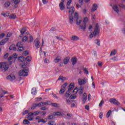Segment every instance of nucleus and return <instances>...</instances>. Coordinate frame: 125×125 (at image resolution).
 I'll return each instance as SVG.
<instances>
[{
  "label": "nucleus",
  "instance_id": "nucleus-1",
  "mask_svg": "<svg viewBox=\"0 0 125 125\" xmlns=\"http://www.w3.org/2000/svg\"><path fill=\"white\" fill-rule=\"evenodd\" d=\"M100 32V30H99V25H98V23H97L95 26L94 32L93 33H91L89 36V37L90 38V39H92L93 37H96L97 35H99Z\"/></svg>",
  "mask_w": 125,
  "mask_h": 125
},
{
  "label": "nucleus",
  "instance_id": "nucleus-2",
  "mask_svg": "<svg viewBox=\"0 0 125 125\" xmlns=\"http://www.w3.org/2000/svg\"><path fill=\"white\" fill-rule=\"evenodd\" d=\"M12 64V62H0V69H3L4 72L7 71L8 70V68H9V65H11Z\"/></svg>",
  "mask_w": 125,
  "mask_h": 125
},
{
  "label": "nucleus",
  "instance_id": "nucleus-3",
  "mask_svg": "<svg viewBox=\"0 0 125 125\" xmlns=\"http://www.w3.org/2000/svg\"><path fill=\"white\" fill-rule=\"evenodd\" d=\"M28 73H29V70L28 68H25L23 69V70H21L20 71V76L27 77V76H28Z\"/></svg>",
  "mask_w": 125,
  "mask_h": 125
},
{
  "label": "nucleus",
  "instance_id": "nucleus-4",
  "mask_svg": "<svg viewBox=\"0 0 125 125\" xmlns=\"http://www.w3.org/2000/svg\"><path fill=\"white\" fill-rule=\"evenodd\" d=\"M86 83H87V79L86 78H84L83 79H78V83L79 85H83V84H85Z\"/></svg>",
  "mask_w": 125,
  "mask_h": 125
},
{
  "label": "nucleus",
  "instance_id": "nucleus-5",
  "mask_svg": "<svg viewBox=\"0 0 125 125\" xmlns=\"http://www.w3.org/2000/svg\"><path fill=\"white\" fill-rule=\"evenodd\" d=\"M34 45L35 46L37 49H38V48H39L40 46H41V42H40L38 39L35 40L34 42Z\"/></svg>",
  "mask_w": 125,
  "mask_h": 125
},
{
  "label": "nucleus",
  "instance_id": "nucleus-6",
  "mask_svg": "<svg viewBox=\"0 0 125 125\" xmlns=\"http://www.w3.org/2000/svg\"><path fill=\"white\" fill-rule=\"evenodd\" d=\"M109 102H110V103H112V104H114V105H120V103L119 102V101H117L116 99H114V98L110 99Z\"/></svg>",
  "mask_w": 125,
  "mask_h": 125
},
{
  "label": "nucleus",
  "instance_id": "nucleus-7",
  "mask_svg": "<svg viewBox=\"0 0 125 125\" xmlns=\"http://www.w3.org/2000/svg\"><path fill=\"white\" fill-rule=\"evenodd\" d=\"M60 9L62 11L65 10V5H64V0H62L59 4Z\"/></svg>",
  "mask_w": 125,
  "mask_h": 125
},
{
  "label": "nucleus",
  "instance_id": "nucleus-8",
  "mask_svg": "<svg viewBox=\"0 0 125 125\" xmlns=\"http://www.w3.org/2000/svg\"><path fill=\"white\" fill-rule=\"evenodd\" d=\"M86 29V23H82V24H80L79 26V30H82V31H85Z\"/></svg>",
  "mask_w": 125,
  "mask_h": 125
},
{
  "label": "nucleus",
  "instance_id": "nucleus-9",
  "mask_svg": "<svg viewBox=\"0 0 125 125\" xmlns=\"http://www.w3.org/2000/svg\"><path fill=\"white\" fill-rule=\"evenodd\" d=\"M33 116H34V114H33L32 112H30L29 113H28L27 116V120L28 121H33V120L35 119V118Z\"/></svg>",
  "mask_w": 125,
  "mask_h": 125
},
{
  "label": "nucleus",
  "instance_id": "nucleus-10",
  "mask_svg": "<svg viewBox=\"0 0 125 125\" xmlns=\"http://www.w3.org/2000/svg\"><path fill=\"white\" fill-rule=\"evenodd\" d=\"M20 45H22V42H19L17 43V46L19 48V51H23L24 50V48L22 46H21Z\"/></svg>",
  "mask_w": 125,
  "mask_h": 125
},
{
  "label": "nucleus",
  "instance_id": "nucleus-11",
  "mask_svg": "<svg viewBox=\"0 0 125 125\" xmlns=\"http://www.w3.org/2000/svg\"><path fill=\"white\" fill-rule=\"evenodd\" d=\"M112 8H113L114 11H115V12H116V13H119V12H120V11H121V9H120V8H119L118 5H113L112 7Z\"/></svg>",
  "mask_w": 125,
  "mask_h": 125
},
{
  "label": "nucleus",
  "instance_id": "nucleus-12",
  "mask_svg": "<svg viewBox=\"0 0 125 125\" xmlns=\"http://www.w3.org/2000/svg\"><path fill=\"white\" fill-rule=\"evenodd\" d=\"M7 80H9L10 82H15V76L14 75H9L7 77Z\"/></svg>",
  "mask_w": 125,
  "mask_h": 125
},
{
  "label": "nucleus",
  "instance_id": "nucleus-13",
  "mask_svg": "<svg viewBox=\"0 0 125 125\" xmlns=\"http://www.w3.org/2000/svg\"><path fill=\"white\" fill-rule=\"evenodd\" d=\"M74 87H75V84L73 83H71L68 86V91L71 92V90H73Z\"/></svg>",
  "mask_w": 125,
  "mask_h": 125
},
{
  "label": "nucleus",
  "instance_id": "nucleus-14",
  "mask_svg": "<svg viewBox=\"0 0 125 125\" xmlns=\"http://www.w3.org/2000/svg\"><path fill=\"white\" fill-rule=\"evenodd\" d=\"M14 2V8H17L18 7V5L20 3V0H12V2Z\"/></svg>",
  "mask_w": 125,
  "mask_h": 125
},
{
  "label": "nucleus",
  "instance_id": "nucleus-15",
  "mask_svg": "<svg viewBox=\"0 0 125 125\" xmlns=\"http://www.w3.org/2000/svg\"><path fill=\"white\" fill-rule=\"evenodd\" d=\"M9 40L8 38H5V39L1 40L0 42V45H4L6 43V42H8Z\"/></svg>",
  "mask_w": 125,
  "mask_h": 125
},
{
  "label": "nucleus",
  "instance_id": "nucleus-16",
  "mask_svg": "<svg viewBox=\"0 0 125 125\" xmlns=\"http://www.w3.org/2000/svg\"><path fill=\"white\" fill-rule=\"evenodd\" d=\"M74 12H75V7H71L69 8V15H73L74 14Z\"/></svg>",
  "mask_w": 125,
  "mask_h": 125
},
{
  "label": "nucleus",
  "instance_id": "nucleus-17",
  "mask_svg": "<svg viewBox=\"0 0 125 125\" xmlns=\"http://www.w3.org/2000/svg\"><path fill=\"white\" fill-rule=\"evenodd\" d=\"M69 21L70 24L74 23V17H73V15H69Z\"/></svg>",
  "mask_w": 125,
  "mask_h": 125
},
{
  "label": "nucleus",
  "instance_id": "nucleus-18",
  "mask_svg": "<svg viewBox=\"0 0 125 125\" xmlns=\"http://www.w3.org/2000/svg\"><path fill=\"white\" fill-rule=\"evenodd\" d=\"M96 10H97V5L94 3L91 11V12H94V11H96Z\"/></svg>",
  "mask_w": 125,
  "mask_h": 125
},
{
  "label": "nucleus",
  "instance_id": "nucleus-19",
  "mask_svg": "<svg viewBox=\"0 0 125 125\" xmlns=\"http://www.w3.org/2000/svg\"><path fill=\"white\" fill-rule=\"evenodd\" d=\"M83 98V100L82 101H83V102H85V101H86V100L87 99V95H86V93H84L82 97Z\"/></svg>",
  "mask_w": 125,
  "mask_h": 125
},
{
  "label": "nucleus",
  "instance_id": "nucleus-20",
  "mask_svg": "<svg viewBox=\"0 0 125 125\" xmlns=\"http://www.w3.org/2000/svg\"><path fill=\"white\" fill-rule=\"evenodd\" d=\"M83 87H82V86H80V87L79 88V89H78V93L79 94L81 95V94H83Z\"/></svg>",
  "mask_w": 125,
  "mask_h": 125
},
{
  "label": "nucleus",
  "instance_id": "nucleus-21",
  "mask_svg": "<svg viewBox=\"0 0 125 125\" xmlns=\"http://www.w3.org/2000/svg\"><path fill=\"white\" fill-rule=\"evenodd\" d=\"M71 62L72 63V65H75L77 64V58L74 57L71 59Z\"/></svg>",
  "mask_w": 125,
  "mask_h": 125
},
{
  "label": "nucleus",
  "instance_id": "nucleus-22",
  "mask_svg": "<svg viewBox=\"0 0 125 125\" xmlns=\"http://www.w3.org/2000/svg\"><path fill=\"white\" fill-rule=\"evenodd\" d=\"M18 59L19 62H24V61H26V58H24V57H20Z\"/></svg>",
  "mask_w": 125,
  "mask_h": 125
},
{
  "label": "nucleus",
  "instance_id": "nucleus-23",
  "mask_svg": "<svg viewBox=\"0 0 125 125\" xmlns=\"http://www.w3.org/2000/svg\"><path fill=\"white\" fill-rule=\"evenodd\" d=\"M60 61H61V57H60V56L57 57L54 60V62H55V63H58V62H60Z\"/></svg>",
  "mask_w": 125,
  "mask_h": 125
},
{
  "label": "nucleus",
  "instance_id": "nucleus-24",
  "mask_svg": "<svg viewBox=\"0 0 125 125\" xmlns=\"http://www.w3.org/2000/svg\"><path fill=\"white\" fill-rule=\"evenodd\" d=\"M70 60V58L66 57L63 60V64L65 65L68 64L69 61Z\"/></svg>",
  "mask_w": 125,
  "mask_h": 125
},
{
  "label": "nucleus",
  "instance_id": "nucleus-25",
  "mask_svg": "<svg viewBox=\"0 0 125 125\" xmlns=\"http://www.w3.org/2000/svg\"><path fill=\"white\" fill-rule=\"evenodd\" d=\"M10 4H11L10 2L7 1L5 2V3L4 4V7H5L6 8H7L10 6Z\"/></svg>",
  "mask_w": 125,
  "mask_h": 125
},
{
  "label": "nucleus",
  "instance_id": "nucleus-26",
  "mask_svg": "<svg viewBox=\"0 0 125 125\" xmlns=\"http://www.w3.org/2000/svg\"><path fill=\"white\" fill-rule=\"evenodd\" d=\"M9 49H10V50H14V51H16V47H15V45L12 44L9 48Z\"/></svg>",
  "mask_w": 125,
  "mask_h": 125
},
{
  "label": "nucleus",
  "instance_id": "nucleus-27",
  "mask_svg": "<svg viewBox=\"0 0 125 125\" xmlns=\"http://www.w3.org/2000/svg\"><path fill=\"white\" fill-rule=\"evenodd\" d=\"M82 23V19L78 18L76 20V24L77 25H81Z\"/></svg>",
  "mask_w": 125,
  "mask_h": 125
},
{
  "label": "nucleus",
  "instance_id": "nucleus-28",
  "mask_svg": "<svg viewBox=\"0 0 125 125\" xmlns=\"http://www.w3.org/2000/svg\"><path fill=\"white\" fill-rule=\"evenodd\" d=\"M66 80V78L60 76H59V78L58 79V81H61V82H64Z\"/></svg>",
  "mask_w": 125,
  "mask_h": 125
},
{
  "label": "nucleus",
  "instance_id": "nucleus-29",
  "mask_svg": "<svg viewBox=\"0 0 125 125\" xmlns=\"http://www.w3.org/2000/svg\"><path fill=\"white\" fill-rule=\"evenodd\" d=\"M66 91V89L62 87L61 89L59 91V94H63L64 92Z\"/></svg>",
  "mask_w": 125,
  "mask_h": 125
},
{
  "label": "nucleus",
  "instance_id": "nucleus-30",
  "mask_svg": "<svg viewBox=\"0 0 125 125\" xmlns=\"http://www.w3.org/2000/svg\"><path fill=\"white\" fill-rule=\"evenodd\" d=\"M116 54H117V50H113L111 51L110 56H114V55H116Z\"/></svg>",
  "mask_w": 125,
  "mask_h": 125
},
{
  "label": "nucleus",
  "instance_id": "nucleus-31",
  "mask_svg": "<svg viewBox=\"0 0 125 125\" xmlns=\"http://www.w3.org/2000/svg\"><path fill=\"white\" fill-rule=\"evenodd\" d=\"M79 39L78 36H72L71 37V41H79Z\"/></svg>",
  "mask_w": 125,
  "mask_h": 125
},
{
  "label": "nucleus",
  "instance_id": "nucleus-32",
  "mask_svg": "<svg viewBox=\"0 0 125 125\" xmlns=\"http://www.w3.org/2000/svg\"><path fill=\"white\" fill-rule=\"evenodd\" d=\"M31 93L32 94H33V95L37 94V89H36V88H33L32 89Z\"/></svg>",
  "mask_w": 125,
  "mask_h": 125
},
{
  "label": "nucleus",
  "instance_id": "nucleus-33",
  "mask_svg": "<svg viewBox=\"0 0 125 125\" xmlns=\"http://www.w3.org/2000/svg\"><path fill=\"white\" fill-rule=\"evenodd\" d=\"M71 95V92H70L69 91H67L65 94V97L66 98H68V97H69V96H70Z\"/></svg>",
  "mask_w": 125,
  "mask_h": 125
},
{
  "label": "nucleus",
  "instance_id": "nucleus-34",
  "mask_svg": "<svg viewBox=\"0 0 125 125\" xmlns=\"http://www.w3.org/2000/svg\"><path fill=\"white\" fill-rule=\"evenodd\" d=\"M23 124L24 125H30V123L28 120L24 119L23 121Z\"/></svg>",
  "mask_w": 125,
  "mask_h": 125
},
{
  "label": "nucleus",
  "instance_id": "nucleus-35",
  "mask_svg": "<svg viewBox=\"0 0 125 125\" xmlns=\"http://www.w3.org/2000/svg\"><path fill=\"white\" fill-rule=\"evenodd\" d=\"M94 42H95V43H96V44H97V45H98V46H100V40H99L98 39L95 40Z\"/></svg>",
  "mask_w": 125,
  "mask_h": 125
},
{
  "label": "nucleus",
  "instance_id": "nucleus-36",
  "mask_svg": "<svg viewBox=\"0 0 125 125\" xmlns=\"http://www.w3.org/2000/svg\"><path fill=\"white\" fill-rule=\"evenodd\" d=\"M26 61L27 62H30L32 60V57L31 56H28L26 59H25Z\"/></svg>",
  "mask_w": 125,
  "mask_h": 125
},
{
  "label": "nucleus",
  "instance_id": "nucleus-37",
  "mask_svg": "<svg viewBox=\"0 0 125 125\" xmlns=\"http://www.w3.org/2000/svg\"><path fill=\"white\" fill-rule=\"evenodd\" d=\"M72 2V0H69V1H67V4H66V8L67 9H69L70 7H69V5L71 4V3Z\"/></svg>",
  "mask_w": 125,
  "mask_h": 125
},
{
  "label": "nucleus",
  "instance_id": "nucleus-38",
  "mask_svg": "<svg viewBox=\"0 0 125 125\" xmlns=\"http://www.w3.org/2000/svg\"><path fill=\"white\" fill-rule=\"evenodd\" d=\"M48 125H56V123H55V122L53 121H50L48 123Z\"/></svg>",
  "mask_w": 125,
  "mask_h": 125
},
{
  "label": "nucleus",
  "instance_id": "nucleus-39",
  "mask_svg": "<svg viewBox=\"0 0 125 125\" xmlns=\"http://www.w3.org/2000/svg\"><path fill=\"white\" fill-rule=\"evenodd\" d=\"M55 115H51L48 116V120H53L54 119Z\"/></svg>",
  "mask_w": 125,
  "mask_h": 125
},
{
  "label": "nucleus",
  "instance_id": "nucleus-40",
  "mask_svg": "<svg viewBox=\"0 0 125 125\" xmlns=\"http://www.w3.org/2000/svg\"><path fill=\"white\" fill-rule=\"evenodd\" d=\"M78 92V89L76 88L73 90L72 93L73 95H75V94H77Z\"/></svg>",
  "mask_w": 125,
  "mask_h": 125
},
{
  "label": "nucleus",
  "instance_id": "nucleus-41",
  "mask_svg": "<svg viewBox=\"0 0 125 125\" xmlns=\"http://www.w3.org/2000/svg\"><path fill=\"white\" fill-rule=\"evenodd\" d=\"M33 41H34V38H33V37H32L31 35H30L29 40L28 41V42H32Z\"/></svg>",
  "mask_w": 125,
  "mask_h": 125
},
{
  "label": "nucleus",
  "instance_id": "nucleus-42",
  "mask_svg": "<svg viewBox=\"0 0 125 125\" xmlns=\"http://www.w3.org/2000/svg\"><path fill=\"white\" fill-rule=\"evenodd\" d=\"M87 21H88V19L87 18V17H86L84 18L83 22L82 23H83V24H86Z\"/></svg>",
  "mask_w": 125,
  "mask_h": 125
},
{
  "label": "nucleus",
  "instance_id": "nucleus-43",
  "mask_svg": "<svg viewBox=\"0 0 125 125\" xmlns=\"http://www.w3.org/2000/svg\"><path fill=\"white\" fill-rule=\"evenodd\" d=\"M111 114H112V111L111 110H109L106 114V118H109Z\"/></svg>",
  "mask_w": 125,
  "mask_h": 125
},
{
  "label": "nucleus",
  "instance_id": "nucleus-44",
  "mask_svg": "<svg viewBox=\"0 0 125 125\" xmlns=\"http://www.w3.org/2000/svg\"><path fill=\"white\" fill-rule=\"evenodd\" d=\"M10 19H16V15H11L9 17Z\"/></svg>",
  "mask_w": 125,
  "mask_h": 125
},
{
  "label": "nucleus",
  "instance_id": "nucleus-45",
  "mask_svg": "<svg viewBox=\"0 0 125 125\" xmlns=\"http://www.w3.org/2000/svg\"><path fill=\"white\" fill-rule=\"evenodd\" d=\"M37 107H43V102H41L39 104H36Z\"/></svg>",
  "mask_w": 125,
  "mask_h": 125
},
{
  "label": "nucleus",
  "instance_id": "nucleus-46",
  "mask_svg": "<svg viewBox=\"0 0 125 125\" xmlns=\"http://www.w3.org/2000/svg\"><path fill=\"white\" fill-rule=\"evenodd\" d=\"M37 107H38V106L37 105V104H35L32 105L31 109L32 110H35V109H36V108H37Z\"/></svg>",
  "mask_w": 125,
  "mask_h": 125
},
{
  "label": "nucleus",
  "instance_id": "nucleus-47",
  "mask_svg": "<svg viewBox=\"0 0 125 125\" xmlns=\"http://www.w3.org/2000/svg\"><path fill=\"white\" fill-rule=\"evenodd\" d=\"M103 104H104V100L103 99L101 101L99 104V107H102V105H103Z\"/></svg>",
  "mask_w": 125,
  "mask_h": 125
},
{
  "label": "nucleus",
  "instance_id": "nucleus-48",
  "mask_svg": "<svg viewBox=\"0 0 125 125\" xmlns=\"http://www.w3.org/2000/svg\"><path fill=\"white\" fill-rule=\"evenodd\" d=\"M38 123H43V124H45L46 123V121H44V120L42 119H39L38 121Z\"/></svg>",
  "mask_w": 125,
  "mask_h": 125
},
{
  "label": "nucleus",
  "instance_id": "nucleus-49",
  "mask_svg": "<svg viewBox=\"0 0 125 125\" xmlns=\"http://www.w3.org/2000/svg\"><path fill=\"white\" fill-rule=\"evenodd\" d=\"M40 110H41L42 111H46V110H48V108L45 106H44V107H41L40 108Z\"/></svg>",
  "mask_w": 125,
  "mask_h": 125
},
{
  "label": "nucleus",
  "instance_id": "nucleus-50",
  "mask_svg": "<svg viewBox=\"0 0 125 125\" xmlns=\"http://www.w3.org/2000/svg\"><path fill=\"white\" fill-rule=\"evenodd\" d=\"M22 54L23 55V56H27L28 54H29V52L28 51H25Z\"/></svg>",
  "mask_w": 125,
  "mask_h": 125
},
{
  "label": "nucleus",
  "instance_id": "nucleus-51",
  "mask_svg": "<svg viewBox=\"0 0 125 125\" xmlns=\"http://www.w3.org/2000/svg\"><path fill=\"white\" fill-rule=\"evenodd\" d=\"M34 116H38L40 114V111H37L33 113Z\"/></svg>",
  "mask_w": 125,
  "mask_h": 125
},
{
  "label": "nucleus",
  "instance_id": "nucleus-52",
  "mask_svg": "<svg viewBox=\"0 0 125 125\" xmlns=\"http://www.w3.org/2000/svg\"><path fill=\"white\" fill-rule=\"evenodd\" d=\"M29 113V111L28 110H25L24 111L22 112V115L23 116L25 115H26V114H28Z\"/></svg>",
  "mask_w": 125,
  "mask_h": 125
},
{
  "label": "nucleus",
  "instance_id": "nucleus-53",
  "mask_svg": "<svg viewBox=\"0 0 125 125\" xmlns=\"http://www.w3.org/2000/svg\"><path fill=\"white\" fill-rule=\"evenodd\" d=\"M25 32H26V29L25 28H22L21 31V35L24 34L25 33Z\"/></svg>",
  "mask_w": 125,
  "mask_h": 125
},
{
  "label": "nucleus",
  "instance_id": "nucleus-54",
  "mask_svg": "<svg viewBox=\"0 0 125 125\" xmlns=\"http://www.w3.org/2000/svg\"><path fill=\"white\" fill-rule=\"evenodd\" d=\"M51 105H52L53 107H58V104L57 103H51Z\"/></svg>",
  "mask_w": 125,
  "mask_h": 125
},
{
  "label": "nucleus",
  "instance_id": "nucleus-55",
  "mask_svg": "<svg viewBox=\"0 0 125 125\" xmlns=\"http://www.w3.org/2000/svg\"><path fill=\"white\" fill-rule=\"evenodd\" d=\"M111 60H113L114 62L119 61V60L117 57H114L111 59Z\"/></svg>",
  "mask_w": 125,
  "mask_h": 125
},
{
  "label": "nucleus",
  "instance_id": "nucleus-56",
  "mask_svg": "<svg viewBox=\"0 0 125 125\" xmlns=\"http://www.w3.org/2000/svg\"><path fill=\"white\" fill-rule=\"evenodd\" d=\"M83 70L84 72V73L86 74V75H88V70L86 69V68H84Z\"/></svg>",
  "mask_w": 125,
  "mask_h": 125
},
{
  "label": "nucleus",
  "instance_id": "nucleus-57",
  "mask_svg": "<svg viewBox=\"0 0 125 125\" xmlns=\"http://www.w3.org/2000/svg\"><path fill=\"white\" fill-rule=\"evenodd\" d=\"M67 85H68V83H64L62 86V88H64V89H66V86H67Z\"/></svg>",
  "mask_w": 125,
  "mask_h": 125
},
{
  "label": "nucleus",
  "instance_id": "nucleus-58",
  "mask_svg": "<svg viewBox=\"0 0 125 125\" xmlns=\"http://www.w3.org/2000/svg\"><path fill=\"white\" fill-rule=\"evenodd\" d=\"M50 102H43V106H44V105H50Z\"/></svg>",
  "mask_w": 125,
  "mask_h": 125
},
{
  "label": "nucleus",
  "instance_id": "nucleus-59",
  "mask_svg": "<svg viewBox=\"0 0 125 125\" xmlns=\"http://www.w3.org/2000/svg\"><path fill=\"white\" fill-rule=\"evenodd\" d=\"M62 114L60 112H57L54 115L55 116H61Z\"/></svg>",
  "mask_w": 125,
  "mask_h": 125
},
{
  "label": "nucleus",
  "instance_id": "nucleus-60",
  "mask_svg": "<svg viewBox=\"0 0 125 125\" xmlns=\"http://www.w3.org/2000/svg\"><path fill=\"white\" fill-rule=\"evenodd\" d=\"M27 40H28V37L27 36H24L22 38V42H26Z\"/></svg>",
  "mask_w": 125,
  "mask_h": 125
},
{
  "label": "nucleus",
  "instance_id": "nucleus-61",
  "mask_svg": "<svg viewBox=\"0 0 125 125\" xmlns=\"http://www.w3.org/2000/svg\"><path fill=\"white\" fill-rule=\"evenodd\" d=\"M12 36V33H11V32H9L7 35H6V37L7 38H10V37H11Z\"/></svg>",
  "mask_w": 125,
  "mask_h": 125
},
{
  "label": "nucleus",
  "instance_id": "nucleus-62",
  "mask_svg": "<svg viewBox=\"0 0 125 125\" xmlns=\"http://www.w3.org/2000/svg\"><path fill=\"white\" fill-rule=\"evenodd\" d=\"M5 36V34L4 33H1L0 34V39H3V38H4Z\"/></svg>",
  "mask_w": 125,
  "mask_h": 125
},
{
  "label": "nucleus",
  "instance_id": "nucleus-63",
  "mask_svg": "<svg viewBox=\"0 0 125 125\" xmlns=\"http://www.w3.org/2000/svg\"><path fill=\"white\" fill-rule=\"evenodd\" d=\"M76 98H77V96H73L72 95L70 96V99H76Z\"/></svg>",
  "mask_w": 125,
  "mask_h": 125
},
{
  "label": "nucleus",
  "instance_id": "nucleus-64",
  "mask_svg": "<svg viewBox=\"0 0 125 125\" xmlns=\"http://www.w3.org/2000/svg\"><path fill=\"white\" fill-rule=\"evenodd\" d=\"M119 7H120L121 8H125V6L123 4H120L118 5Z\"/></svg>",
  "mask_w": 125,
  "mask_h": 125
}]
</instances>
